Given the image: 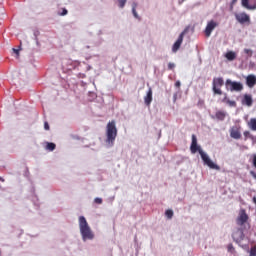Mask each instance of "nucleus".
Segmentation results:
<instances>
[{
  "instance_id": "obj_37",
  "label": "nucleus",
  "mask_w": 256,
  "mask_h": 256,
  "mask_svg": "<svg viewBox=\"0 0 256 256\" xmlns=\"http://www.w3.org/2000/svg\"><path fill=\"white\" fill-rule=\"evenodd\" d=\"M253 203L256 205V197L253 198Z\"/></svg>"
},
{
  "instance_id": "obj_8",
  "label": "nucleus",
  "mask_w": 256,
  "mask_h": 256,
  "mask_svg": "<svg viewBox=\"0 0 256 256\" xmlns=\"http://www.w3.org/2000/svg\"><path fill=\"white\" fill-rule=\"evenodd\" d=\"M216 27H219V23L214 20H210L204 30L205 37H211V34L215 31Z\"/></svg>"
},
{
  "instance_id": "obj_33",
  "label": "nucleus",
  "mask_w": 256,
  "mask_h": 256,
  "mask_svg": "<svg viewBox=\"0 0 256 256\" xmlns=\"http://www.w3.org/2000/svg\"><path fill=\"white\" fill-rule=\"evenodd\" d=\"M44 129H45L46 131H49V122H45V123H44Z\"/></svg>"
},
{
  "instance_id": "obj_7",
  "label": "nucleus",
  "mask_w": 256,
  "mask_h": 256,
  "mask_svg": "<svg viewBox=\"0 0 256 256\" xmlns=\"http://www.w3.org/2000/svg\"><path fill=\"white\" fill-rule=\"evenodd\" d=\"M235 19H236V21H238V23H240V25H245V23L247 25H251V16H249L245 12L236 14Z\"/></svg>"
},
{
  "instance_id": "obj_21",
  "label": "nucleus",
  "mask_w": 256,
  "mask_h": 256,
  "mask_svg": "<svg viewBox=\"0 0 256 256\" xmlns=\"http://www.w3.org/2000/svg\"><path fill=\"white\" fill-rule=\"evenodd\" d=\"M137 3H133V6H132V13H133V15H134V17L136 18V19H139V15L137 14Z\"/></svg>"
},
{
  "instance_id": "obj_26",
  "label": "nucleus",
  "mask_w": 256,
  "mask_h": 256,
  "mask_svg": "<svg viewBox=\"0 0 256 256\" xmlns=\"http://www.w3.org/2000/svg\"><path fill=\"white\" fill-rule=\"evenodd\" d=\"M168 69H169V71H173L175 69V63L169 62L168 63Z\"/></svg>"
},
{
  "instance_id": "obj_5",
  "label": "nucleus",
  "mask_w": 256,
  "mask_h": 256,
  "mask_svg": "<svg viewBox=\"0 0 256 256\" xmlns=\"http://www.w3.org/2000/svg\"><path fill=\"white\" fill-rule=\"evenodd\" d=\"M213 92L215 95H223V91H221V87L225 85V81L223 80L222 77L214 78L213 79Z\"/></svg>"
},
{
  "instance_id": "obj_22",
  "label": "nucleus",
  "mask_w": 256,
  "mask_h": 256,
  "mask_svg": "<svg viewBox=\"0 0 256 256\" xmlns=\"http://www.w3.org/2000/svg\"><path fill=\"white\" fill-rule=\"evenodd\" d=\"M165 215L167 219H173V210L171 209L166 210Z\"/></svg>"
},
{
  "instance_id": "obj_6",
  "label": "nucleus",
  "mask_w": 256,
  "mask_h": 256,
  "mask_svg": "<svg viewBox=\"0 0 256 256\" xmlns=\"http://www.w3.org/2000/svg\"><path fill=\"white\" fill-rule=\"evenodd\" d=\"M225 86L226 89L231 92H241V90L243 89V85L241 84V82L231 81V79L226 80Z\"/></svg>"
},
{
  "instance_id": "obj_2",
  "label": "nucleus",
  "mask_w": 256,
  "mask_h": 256,
  "mask_svg": "<svg viewBox=\"0 0 256 256\" xmlns=\"http://www.w3.org/2000/svg\"><path fill=\"white\" fill-rule=\"evenodd\" d=\"M79 229L82 236L83 241L92 240L95 238V234L91 231V227L89 223H87V219L84 216L79 217Z\"/></svg>"
},
{
  "instance_id": "obj_11",
  "label": "nucleus",
  "mask_w": 256,
  "mask_h": 256,
  "mask_svg": "<svg viewBox=\"0 0 256 256\" xmlns=\"http://www.w3.org/2000/svg\"><path fill=\"white\" fill-rule=\"evenodd\" d=\"M187 33V29H185L183 32H181V34L179 35L178 39L176 40V42L174 43L173 47H172V51L173 53H177V51H179V49H181V45L183 43V38L185 37V34Z\"/></svg>"
},
{
  "instance_id": "obj_9",
  "label": "nucleus",
  "mask_w": 256,
  "mask_h": 256,
  "mask_svg": "<svg viewBox=\"0 0 256 256\" xmlns=\"http://www.w3.org/2000/svg\"><path fill=\"white\" fill-rule=\"evenodd\" d=\"M246 228H238L235 232L232 234V238L236 243H241L243 239H245V231Z\"/></svg>"
},
{
  "instance_id": "obj_32",
  "label": "nucleus",
  "mask_w": 256,
  "mask_h": 256,
  "mask_svg": "<svg viewBox=\"0 0 256 256\" xmlns=\"http://www.w3.org/2000/svg\"><path fill=\"white\" fill-rule=\"evenodd\" d=\"M67 13H68V11H67V9H62V13H60V15L61 16H65V15H67Z\"/></svg>"
},
{
  "instance_id": "obj_19",
  "label": "nucleus",
  "mask_w": 256,
  "mask_h": 256,
  "mask_svg": "<svg viewBox=\"0 0 256 256\" xmlns=\"http://www.w3.org/2000/svg\"><path fill=\"white\" fill-rule=\"evenodd\" d=\"M248 127L251 129V131H256V118H251L248 122Z\"/></svg>"
},
{
  "instance_id": "obj_24",
  "label": "nucleus",
  "mask_w": 256,
  "mask_h": 256,
  "mask_svg": "<svg viewBox=\"0 0 256 256\" xmlns=\"http://www.w3.org/2000/svg\"><path fill=\"white\" fill-rule=\"evenodd\" d=\"M244 53H245L246 55H248V57H253V50H251V49L245 48V49H244Z\"/></svg>"
},
{
  "instance_id": "obj_17",
  "label": "nucleus",
  "mask_w": 256,
  "mask_h": 256,
  "mask_svg": "<svg viewBox=\"0 0 256 256\" xmlns=\"http://www.w3.org/2000/svg\"><path fill=\"white\" fill-rule=\"evenodd\" d=\"M225 117H227V112L218 110L215 116H212V119H217L218 121H225Z\"/></svg>"
},
{
  "instance_id": "obj_14",
  "label": "nucleus",
  "mask_w": 256,
  "mask_h": 256,
  "mask_svg": "<svg viewBox=\"0 0 256 256\" xmlns=\"http://www.w3.org/2000/svg\"><path fill=\"white\" fill-rule=\"evenodd\" d=\"M241 5L244 9H248L249 11H255L256 9V0H254L253 4H249V0H241Z\"/></svg>"
},
{
  "instance_id": "obj_1",
  "label": "nucleus",
  "mask_w": 256,
  "mask_h": 256,
  "mask_svg": "<svg viewBox=\"0 0 256 256\" xmlns=\"http://www.w3.org/2000/svg\"><path fill=\"white\" fill-rule=\"evenodd\" d=\"M190 151L193 155L195 153L199 152V155L201 156V159L204 163V165H207L210 169H215L216 171H221V167L217 164H215L213 161H211V158H209V155L201 149V146L197 144V136L195 134L192 135V142L190 145Z\"/></svg>"
},
{
  "instance_id": "obj_3",
  "label": "nucleus",
  "mask_w": 256,
  "mask_h": 256,
  "mask_svg": "<svg viewBox=\"0 0 256 256\" xmlns=\"http://www.w3.org/2000/svg\"><path fill=\"white\" fill-rule=\"evenodd\" d=\"M115 139H117V125L115 120H112L106 126V145L113 147L115 145Z\"/></svg>"
},
{
  "instance_id": "obj_4",
  "label": "nucleus",
  "mask_w": 256,
  "mask_h": 256,
  "mask_svg": "<svg viewBox=\"0 0 256 256\" xmlns=\"http://www.w3.org/2000/svg\"><path fill=\"white\" fill-rule=\"evenodd\" d=\"M249 215H247V212L245 209L240 210L239 215L236 219V223L239 227H242L244 229H251V224H249Z\"/></svg>"
},
{
  "instance_id": "obj_29",
  "label": "nucleus",
  "mask_w": 256,
  "mask_h": 256,
  "mask_svg": "<svg viewBox=\"0 0 256 256\" xmlns=\"http://www.w3.org/2000/svg\"><path fill=\"white\" fill-rule=\"evenodd\" d=\"M94 202L97 204V205H101L103 203V199L101 198H95L94 199Z\"/></svg>"
},
{
  "instance_id": "obj_36",
  "label": "nucleus",
  "mask_w": 256,
  "mask_h": 256,
  "mask_svg": "<svg viewBox=\"0 0 256 256\" xmlns=\"http://www.w3.org/2000/svg\"><path fill=\"white\" fill-rule=\"evenodd\" d=\"M175 87H181V82L177 81V82L175 83Z\"/></svg>"
},
{
  "instance_id": "obj_18",
  "label": "nucleus",
  "mask_w": 256,
  "mask_h": 256,
  "mask_svg": "<svg viewBox=\"0 0 256 256\" xmlns=\"http://www.w3.org/2000/svg\"><path fill=\"white\" fill-rule=\"evenodd\" d=\"M225 57L228 59V61H235V59H237V54H235L233 51H229L226 53Z\"/></svg>"
},
{
  "instance_id": "obj_34",
  "label": "nucleus",
  "mask_w": 256,
  "mask_h": 256,
  "mask_svg": "<svg viewBox=\"0 0 256 256\" xmlns=\"http://www.w3.org/2000/svg\"><path fill=\"white\" fill-rule=\"evenodd\" d=\"M13 52L17 55V58H19V49H13Z\"/></svg>"
},
{
  "instance_id": "obj_35",
  "label": "nucleus",
  "mask_w": 256,
  "mask_h": 256,
  "mask_svg": "<svg viewBox=\"0 0 256 256\" xmlns=\"http://www.w3.org/2000/svg\"><path fill=\"white\" fill-rule=\"evenodd\" d=\"M229 101V98H227V95H225L224 99L222 100V103H227Z\"/></svg>"
},
{
  "instance_id": "obj_15",
  "label": "nucleus",
  "mask_w": 256,
  "mask_h": 256,
  "mask_svg": "<svg viewBox=\"0 0 256 256\" xmlns=\"http://www.w3.org/2000/svg\"><path fill=\"white\" fill-rule=\"evenodd\" d=\"M246 85L250 89H253V87L256 85V76L253 74H250L246 77Z\"/></svg>"
},
{
  "instance_id": "obj_12",
  "label": "nucleus",
  "mask_w": 256,
  "mask_h": 256,
  "mask_svg": "<svg viewBox=\"0 0 256 256\" xmlns=\"http://www.w3.org/2000/svg\"><path fill=\"white\" fill-rule=\"evenodd\" d=\"M230 137L232 139H241V127L240 126H232L230 128Z\"/></svg>"
},
{
  "instance_id": "obj_25",
  "label": "nucleus",
  "mask_w": 256,
  "mask_h": 256,
  "mask_svg": "<svg viewBox=\"0 0 256 256\" xmlns=\"http://www.w3.org/2000/svg\"><path fill=\"white\" fill-rule=\"evenodd\" d=\"M125 3H127V0H118V5L120 9H123V7H125Z\"/></svg>"
},
{
  "instance_id": "obj_30",
  "label": "nucleus",
  "mask_w": 256,
  "mask_h": 256,
  "mask_svg": "<svg viewBox=\"0 0 256 256\" xmlns=\"http://www.w3.org/2000/svg\"><path fill=\"white\" fill-rule=\"evenodd\" d=\"M252 165H253V167H255V169H256V154H254V155L252 156Z\"/></svg>"
},
{
  "instance_id": "obj_20",
  "label": "nucleus",
  "mask_w": 256,
  "mask_h": 256,
  "mask_svg": "<svg viewBox=\"0 0 256 256\" xmlns=\"http://www.w3.org/2000/svg\"><path fill=\"white\" fill-rule=\"evenodd\" d=\"M56 147H57V145H55V143H53V142H48L46 144L47 151H55Z\"/></svg>"
},
{
  "instance_id": "obj_27",
  "label": "nucleus",
  "mask_w": 256,
  "mask_h": 256,
  "mask_svg": "<svg viewBox=\"0 0 256 256\" xmlns=\"http://www.w3.org/2000/svg\"><path fill=\"white\" fill-rule=\"evenodd\" d=\"M244 137H245V141H247V139H249L251 137V132L249 131H244L243 133Z\"/></svg>"
},
{
  "instance_id": "obj_28",
  "label": "nucleus",
  "mask_w": 256,
  "mask_h": 256,
  "mask_svg": "<svg viewBox=\"0 0 256 256\" xmlns=\"http://www.w3.org/2000/svg\"><path fill=\"white\" fill-rule=\"evenodd\" d=\"M250 256H256V246L250 249Z\"/></svg>"
},
{
  "instance_id": "obj_16",
  "label": "nucleus",
  "mask_w": 256,
  "mask_h": 256,
  "mask_svg": "<svg viewBox=\"0 0 256 256\" xmlns=\"http://www.w3.org/2000/svg\"><path fill=\"white\" fill-rule=\"evenodd\" d=\"M242 105H246V107H251L253 105V96L250 94H244L242 98Z\"/></svg>"
},
{
  "instance_id": "obj_38",
  "label": "nucleus",
  "mask_w": 256,
  "mask_h": 256,
  "mask_svg": "<svg viewBox=\"0 0 256 256\" xmlns=\"http://www.w3.org/2000/svg\"><path fill=\"white\" fill-rule=\"evenodd\" d=\"M232 3H237V0H232Z\"/></svg>"
},
{
  "instance_id": "obj_10",
  "label": "nucleus",
  "mask_w": 256,
  "mask_h": 256,
  "mask_svg": "<svg viewBox=\"0 0 256 256\" xmlns=\"http://www.w3.org/2000/svg\"><path fill=\"white\" fill-rule=\"evenodd\" d=\"M187 33V29H185L183 32H181V34L179 35L178 39L176 40V42L174 43L173 47H172V51L173 53H177V51H179V49H181V45L183 43V38L185 37V34Z\"/></svg>"
},
{
  "instance_id": "obj_23",
  "label": "nucleus",
  "mask_w": 256,
  "mask_h": 256,
  "mask_svg": "<svg viewBox=\"0 0 256 256\" xmlns=\"http://www.w3.org/2000/svg\"><path fill=\"white\" fill-rule=\"evenodd\" d=\"M226 103L229 105V107H237V102L234 100H227Z\"/></svg>"
},
{
  "instance_id": "obj_31",
  "label": "nucleus",
  "mask_w": 256,
  "mask_h": 256,
  "mask_svg": "<svg viewBox=\"0 0 256 256\" xmlns=\"http://www.w3.org/2000/svg\"><path fill=\"white\" fill-rule=\"evenodd\" d=\"M228 251H229V253H233V251H235V248L233 247V244L228 245Z\"/></svg>"
},
{
  "instance_id": "obj_13",
  "label": "nucleus",
  "mask_w": 256,
  "mask_h": 256,
  "mask_svg": "<svg viewBox=\"0 0 256 256\" xmlns=\"http://www.w3.org/2000/svg\"><path fill=\"white\" fill-rule=\"evenodd\" d=\"M152 102H153V89L149 88L146 96L144 97V103L147 107H151Z\"/></svg>"
}]
</instances>
